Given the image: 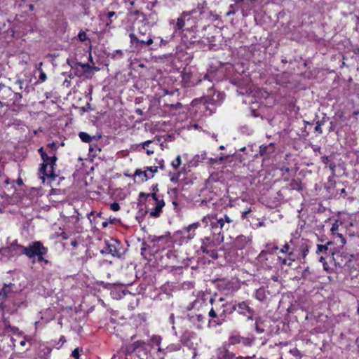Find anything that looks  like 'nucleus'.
<instances>
[{
	"instance_id": "55",
	"label": "nucleus",
	"mask_w": 359,
	"mask_h": 359,
	"mask_svg": "<svg viewBox=\"0 0 359 359\" xmlns=\"http://www.w3.org/2000/svg\"><path fill=\"white\" fill-rule=\"evenodd\" d=\"M22 95L21 93H15L14 94V97H13L14 105H15V102H20L22 100Z\"/></svg>"
},
{
	"instance_id": "54",
	"label": "nucleus",
	"mask_w": 359,
	"mask_h": 359,
	"mask_svg": "<svg viewBox=\"0 0 359 359\" xmlns=\"http://www.w3.org/2000/svg\"><path fill=\"white\" fill-rule=\"evenodd\" d=\"M110 209L112 211L116 212L121 209L120 205L117 202H114L110 204Z\"/></svg>"
},
{
	"instance_id": "37",
	"label": "nucleus",
	"mask_w": 359,
	"mask_h": 359,
	"mask_svg": "<svg viewBox=\"0 0 359 359\" xmlns=\"http://www.w3.org/2000/svg\"><path fill=\"white\" fill-rule=\"evenodd\" d=\"M255 330L257 334H262L264 332V321L262 319L261 317H257L255 318Z\"/></svg>"
},
{
	"instance_id": "12",
	"label": "nucleus",
	"mask_w": 359,
	"mask_h": 359,
	"mask_svg": "<svg viewBox=\"0 0 359 359\" xmlns=\"http://www.w3.org/2000/svg\"><path fill=\"white\" fill-rule=\"evenodd\" d=\"M210 303L212 305V307L208 313L209 317L212 318L209 320V324L213 323L215 325H221L222 323H219L221 320L220 312L223 309V304L215 303V299L213 297L210 298Z\"/></svg>"
},
{
	"instance_id": "5",
	"label": "nucleus",
	"mask_w": 359,
	"mask_h": 359,
	"mask_svg": "<svg viewBox=\"0 0 359 359\" xmlns=\"http://www.w3.org/2000/svg\"><path fill=\"white\" fill-rule=\"evenodd\" d=\"M210 15V11L206 6L205 1L199 3L197 8L188 12V16L185 17V29L190 30L196 27L197 19H203Z\"/></svg>"
},
{
	"instance_id": "35",
	"label": "nucleus",
	"mask_w": 359,
	"mask_h": 359,
	"mask_svg": "<svg viewBox=\"0 0 359 359\" xmlns=\"http://www.w3.org/2000/svg\"><path fill=\"white\" fill-rule=\"evenodd\" d=\"M151 25H136L134 26V29L137 30V36H146L147 34H150L149 31Z\"/></svg>"
},
{
	"instance_id": "56",
	"label": "nucleus",
	"mask_w": 359,
	"mask_h": 359,
	"mask_svg": "<svg viewBox=\"0 0 359 359\" xmlns=\"http://www.w3.org/2000/svg\"><path fill=\"white\" fill-rule=\"evenodd\" d=\"M251 212H252L251 208H248L246 210L242 211L241 212V219L244 220L245 219H246L248 214L250 213Z\"/></svg>"
},
{
	"instance_id": "3",
	"label": "nucleus",
	"mask_w": 359,
	"mask_h": 359,
	"mask_svg": "<svg viewBox=\"0 0 359 359\" xmlns=\"http://www.w3.org/2000/svg\"><path fill=\"white\" fill-rule=\"evenodd\" d=\"M205 322V317L201 313H189L187 317L180 320L181 332L183 334L189 333L191 330L202 328Z\"/></svg>"
},
{
	"instance_id": "27",
	"label": "nucleus",
	"mask_w": 359,
	"mask_h": 359,
	"mask_svg": "<svg viewBox=\"0 0 359 359\" xmlns=\"http://www.w3.org/2000/svg\"><path fill=\"white\" fill-rule=\"evenodd\" d=\"M109 8H107L106 11H104L102 12V13L100 15V19L105 22L106 27H111L112 22H113V18L117 17L116 12L114 11H108Z\"/></svg>"
},
{
	"instance_id": "26",
	"label": "nucleus",
	"mask_w": 359,
	"mask_h": 359,
	"mask_svg": "<svg viewBox=\"0 0 359 359\" xmlns=\"http://www.w3.org/2000/svg\"><path fill=\"white\" fill-rule=\"evenodd\" d=\"M51 352L52 348L48 346L44 343H41L39 345L36 354L40 359H49L50 358Z\"/></svg>"
},
{
	"instance_id": "52",
	"label": "nucleus",
	"mask_w": 359,
	"mask_h": 359,
	"mask_svg": "<svg viewBox=\"0 0 359 359\" xmlns=\"http://www.w3.org/2000/svg\"><path fill=\"white\" fill-rule=\"evenodd\" d=\"M290 353L292 355L296 356V357L302 358V354L301 353L300 351L298 348H294L292 349H290Z\"/></svg>"
},
{
	"instance_id": "38",
	"label": "nucleus",
	"mask_w": 359,
	"mask_h": 359,
	"mask_svg": "<svg viewBox=\"0 0 359 359\" xmlns=\"http://www.w3.org/2000/svg\"><path fill=\"white\" fill-rule=\"evenodd\" d=\"M43 164H46L47 166H49V168H54V166L56 164V161H57V157L56 156H48L46 155V158H42Z\"/></svg>"
},
{
	"instance_id": "41",
	"label": "nucleus",
	"mask_w": 359,
	"mask_h": 359,
	"mask_svg": "<svg viewBox=\"0 0 359 359\" xmlns=\"http://www.w3.org/2000/svg\"><path fill=\"white\" fill-rule=\"evenodd\" d=\"M153 142V140H147L142 143V148L146 150L148 155H151L154 153V148L150 147V144Z\"/></svg>"
},
{
	"instance_id": "29",
	"label": "nucleus",
	"mask_w": 359,
	"mask_h": 359,
	"mask_svg": "<svg viewBox=\"0 0 359 359\" xmlns=\"http://www.w3.org/2000/svg\"><path fill=\"white\" fill-rule=\"evenodd\" d=\"M179 355V359H196L198 353L196 348L187 347L186 348L181 349V352Z\"/></svg>"
},
{
	"instance_id": "60",
	"label": "nucleus",
	"mask_w": 359,
	"mask_h": 359,
	"mask_svg": "<svg viewBox=\"0 0 359 359\" xmlns=\"http://www.w3.org/2000/svg\"><path fill=\"white\" fill-rule=\"evenodd\" d=\"M167 105H170V107L175 108V109L181 108L182 107V104L179 102H177L176 104H168Z\"/></svg>"
},
{
	"instance_id": "39",
	"label": "nucleus",
	"mask_w": 359,
	"mask_h": 359,
	"mask_svg": "<svg viewBox=\"0 0 359 359\" xmlns=\"http://www.w3.org/2000/svg\"><path fill=\"white\" fill-rule=\"evenodd\" d=\"M166 257L170 261V264H173L177 262V255L176 250H168L165 253Z\"/></svg>"
},
{
	"instance_id": "48",
	"label": "nucleus",
	"mask_w": 359,
	"mask_h": 359,
	"mask_svg": "<svg viewBox=\"0 0 359 359\" xmlns=\"http://www.w3.org/2000/svg\"><path fill=\"white\" fill-rule=\"evenodd\" d=\"M17 337L19 338H22V339L19 342L20 345L21 346H25L26 345L27 342L29 341L32 339L31 337L27 336V335H24L23 334L22 336H17Z\"/></svg>"
},
{
	"instance_id": "19",
	"label": "nucleus",
	"mask_w": 359,
	"mask_h": 359,
	"mask_svg": "<svg viewBox=\"0 0 359 359\" xmlns=\"http://www.w3.org/2000/svg\"><path fill=\"white\" fill-rule=\"evenodd\" d=\"M230 348L231 347L224 343L216 351L217 359H238L236 356V354L230 351Z\"/></svg>"
},
{
	"instance_id": "50",
	"label": "nucleus",
	"mask_w": 359,
	"mask_h": 359,
	"mask_svg": "<svg viewBox=\"0 0 359 359\" xmlns=\"http://www.w3.org/2000/svg\"><path fill=\"white\" fill-rule=\"evenodd\" d=\"M323 124V122L322 121H318L316 122V126L314 128V130L316 133H317L318 134H322L323 133V130H322V125Z\"/></svg>"
},
{
	"instance_id": "17",
	"label": "nucleus",
	"mask_w": 359,
	"mask_h": 359,
	"mask_svg": "<svg viewBox=\"0 0 359 359\" xmlns=\"http://www.w3.org/2000/svg\"><path fill=\"white\" fill-rule=\"evenodd\" d=\"M153 242L156 243V247L158 250H164L166 248H173L174 241L170 236V233L168 235L158 236L152 240Z\"/></svg>"
},
{
	"instance_id": "23",
	"label": "nucleus",
	"mask_w": 359,
	"mask_h": 359,
	"mask_svg": "<svg viewBox=\"0 0 359 359\" xmlns=\"http://www.w3.org/2000/svg\"><path fill=\"white\" fill-rule=\"evenodd\" d=\"M276 151V144L270 143L267 145H261L259 147V155L264 157V159L269 158Z\"/></svg>"
},
{
	"instance_id": "51",
	"label": "nucleus",
	"mask_w": 359,
	"mask_h": 359,
	"mask_svg": "<svg viewBox=\"0 0 359 359\" xmlns=\"http://www.w3.org/2000/svg\"><path fill=\"white\" fill-rule=\"evenodd\" d=\"M81 351H82V348L79 349V348H76L74 350L72 351L71 357H72L74 359H80Z\"/></svg>"
},
{
	"instance_id": "20",
	"label": "nucleus",
	"mask_w": 359,
	"mask_h": 359,
	"mask_svg": "<svg viewBox=\"0 0 359 359\" xmlns=\"http://www.w3.org/2000/svg\"><path fill=\"white\" fill-rule=\"evenodd\" d=\"M188 16V12L184 11L180 17H179L177 20V22L175 20H172L170 22V26H172V29L173 30L172 36L175 34L177 33V32H182L185 29V17Z\"/></svg>"
},
{
	"instance_id": "4",
	"label": "nucleus",
	"mask_w": 359,
	"mask_h": 359,
	"mask_svg": "<svg viewBox=\"0 0 359 359\" xmlns=\"http://www.w3.org/2000/svg\"><path fill=\"white\" fill-rule=\"evenodd\" d=\"M48 252V248L44 246L41 241L31 242L24 249V255L28 258L33 259L37 257V260L39 263L43 262L46 264L49 263V261L45 258Z\"/></svg>"
},
{
	"instance_id": "7",
	"label": "nucleus",
	"mask_w": 359,
	"mask_h": 359,
	"mask_svg": "<svg viewBox=\"0 0 359 359\" xmlns=\"http://www.w3.org/2000/svg\"><path fill=\"white\" fill-rule=\"evenodd\" d=\"M140 198L142 197H149L151 196L153 201H154L155 207L151 209L150 212V216L152 217H158L162 213L163 208L165 206V201L163 198V196L158 195L156 192H153L151 194H145L144 192H140L139 194Z\"/></svg>"
},
{
	"instance_id": "59",
	"label": "nucleus",
	"mask_w": 359,
	"mask_h": 359,
	"mask_svg": "<svg viewBox=\"0 0 359 359\" xmlns=\"http://www.w3.org/2000/svg\"><path fill=\"white\" fill-rule=\"evenodd\" d=\"M158 168H160L162 170H165V165L164 161L162 159L158 162V165L157 166Z\"/></svg>"
},
{
	"instance_id": "15",
	"label": "nucleus",
	"mask_w": 359,
	"mask_h": 359,
	"mask_svg": "<svg viewBox=\"0 0 359 359\" xmlns=\"http://www.w3.org/2000/svg\"><path fill=\"white\" fill-rule=\"evenodd\" d=\"M332 245V242H327L325 245H318L316 253L320 256L319 261L323 264V267L327 270L326 259L330 255L332 256V252L329 249L328 246Z\"/></svg>"
},
{
	"instance_id": "1",
	"label": "nucleus",
	"mask_w": 359,
	"mask_h": 359,
	"mask_svg": "<svg viewBox=\"0 0 359 359\" xmlns=\"http://www.w3.org/2000/svg\"><path fill=\"white\" fill-rule=\"evenodd\" d=\"M273 249L278 250L277 260L281 266L291 267L294 262L299 260V257L297 253L296 240L294 239H290L289 242H286L280 248L275 246Z\"/></svg>"
},
{
	"instance_id": "62",
	"label": "nucleus",
	"mask_w": 359,
	"mask_h": 359,
	"mask_svg": "<svg viewBox=\"0 0 359 359\" xmlns=\"http://www.w3.org/2000/svg\"><path fill=\"white\" fill-rule=\"evenodd\" d=\"M321 161L323 164L327 165L329 162V157L327 156H323L321 157Z\"/></svg>"
},
{
	"instance_id": "6",
	"label": "nucleus",
	"mask_w": 359,
	"mask_h": 359,
	"mask_svg": "<svg viewBox=\"0 0 359 359\" xmlns=\"http://www.w3.org/2000/svg\"><path fill=\"white\" fill-rule=\"evenodd\" d=\"M205 226H210V230L212 234V240L219 241L223 228L224 227V221L222 218L217 219L214 215H207L201 220Z\"/></svg>"
},
{
	"instance_id": "36",
	"label": "nucleus",
	"mask_w": 359,
	"mask_h": 359,
	"mask_svg": "<svg viewBox=\"0 0 359 359\" xmlns=\"http://www.w3.org/2000/svg\"><path fill=\"white\" fill-rule=\"evenodd\" d=\"M135 346H136V355L138 357H141L142 355H146L147 353V348H146V343L142 340H138L135 341Z\"/></svg>"
},
{
	"instance_id": "43",
	"label": "nucleus",
	"mask_w": 359,
	"mask_h": 359,
	"mask_svg": "<svg viewBox=\"0 0 359 359\" xmlns=\"http://www.w3.org/2000/svg\"><path fill=\"white\" fill-rule=\"evenodd\" d=\"M43 63L42 62H40L39 65V67L37 68V69L39 70V79H38V81L40 82V83H43L44 81H46L47 79V76H46V74L43 72V70L41 69V66H42Z\"/></svg>"
},
{
	"instance_id": "46",
	"label": "nucleus",
	"mask_w": 359,
	"mask_h": 359,
	"mask_svg": "<svg viewBox=\"0 0 359 359\" xmlns=\"http://www.w3.org/2000/svg\"><path fill=\"white\" fill-rule=\"evenodd\" d=\"M182 163L181 161V156L180 155H178L172 162H171V166L175 169L177 170L179 168Z\"/></svg>"
},
{
	"instance_id": "57",
	"label": "nucleus",
	"mask_w": 359,
	"mask_h": 359,
	"mask_svg": "<svg viewBox=\"0 0 359 359\" xmlns=\"http://www.w3.org/2000/svg\"><path fill=\"white\" fill-rule=\"evenodd\" d=\"M38 152L40 154L41 159L44 158H46L47 153L43 150V147H40L38 149Z\"/></svg>"
},
{
	"instance_id": "14",
	"label": "nucleus",
	"mask_w": 359,
	"mask_h": 359,
	"mask_svg": "<svg viewBox=\"0 0 359 359\" xmlns=\"http://www.w3.org/2000/svg\"><path fill=\"white\" fill-rule=\"evenodd\" d=\"M296 240V249L297 253L299 255V259L302 261V263L306 262V256L309 252L310 248V241L307 239L302 238L300 240Z\"/></svg>"
},
{
	"instance_id": "8",
	"label": "nucleus",
	"mask_w": 359,
	"mask_h": 359,
	"mask_svg": "<svg viewBox=\"0 0 359 359\" xmlns=\"http://www.w3.org/2000/svg\"><path fill=\"white\" fill-rule=\"evenodd\" d=\"M354 256L346 251L342 250L332 253V259L336 266L340 268H349Z\"/></svg>"
},
{
	"instance_id": "16",
	"label": "nucleus",
	"mask_w": 359,
	"mask_h": 359,
	"mask_svg": "<svg viewBox=\"0 0 359 359\" xmlns=\"http://www.w3.org/2000/svg\"><path fill=\"white\" fill-rule=\"evenodd\" d=\"M182 345L180 343L169 344L165 349L158 348L157 351V359H163L164 356H172L175 353H180Z\"/></svg>"
},
{
	"instance_id": "9",
	"label": "nucleus",
	"mask_w": 359,
	"mask_h": 359,
	"mask_svg": "<svg viewBox=\"0 0 359 359\" xmlns=\"http://www.w3.org/2000/svg\"><path fill=\"white\" fill-rule=\"evenodd\" d=\"M200 226L201 223L199 222H194L191 224H189L188 226L184 228L183 229L177 231L174 236L175 237L180 236L181 238L180 242L182 243L187 242L188 241L191 240L195 237V231Z\"/></svg>"
},
{
	"instance_id": "34",
	"label": "nucleus",
	"mask_w": 359,
	"mask_h": 359,
	"mask_svg": "<svg viewBox=\"0 0 359 359\" xmlns=\"http://www.w3.org/2000/svg\"><path fill=\"white\" fill-rule=\"evenodd\" d=\"M39 173L43 175L42 178L44 180L45 177H50L54 176V168H49L46 164H41L39 168Z\"/></svg>"
},
{
	"instance_id": "32",
	"label": "nucleus",
	"mask_w": 359,
	"mask_h": 359,
	"mask_svg": "<svg viewBox=\"0 0 359 359\" xmlns=\"http://www.w3.org/2000/svg\"><path fill=\"white\" fill-rule=\"evenodd\" d=\"M103 252L111 254L113 257H116L118 258L121 257V253L119 252V250L117 248L116 245L114 244L109 243V242H106V247L104 248Z\"/></svg>"
},
{
	"instance_id": "21",
	"label": "nucleus",
	"mask_w": 359,
	"mask_h": 359,
	"mask_svg": "<svg viewBox=\"0 0 359 359\" xmlns=\"http://www.w3.org/2000/svg\"><path fill=\"white\" fill-rule=\"evenodd\" d=\"M212 239L210 237L207 236L202 239V244L201 249L203 253L208 255L210 257L214 259L217 258V253L215 250H210L208 248L209 246L212 245Z\"/></svg>"
},
{
	"instance_id": "18",
	"label": "nucleus",
	"mask_w": 359,
	"mask_h": 359,
	"mask_svg": "<svg viewBox=\"0 0 359 359\" xmlns=\"http://www.w3.org/2000/svg\"><path fill=\"white\" fill-rule=\"evenodd\" d=\"M15 285L13 283L6 284L4 283L1 289L0 290V309L2 310L5 307V302L7 298L11 296L14 293Z\"/></svg>"
},
{
	"instance_id": "22",
	"label": "nucleus",
	"mask_w": 359,
	"mask_h": 359,
	"mask_svg": "<svg viewBox=\"0 0 359 359\" xmlns=\"http://www.w3.org/2000/svg\"><path fill=\"white\" fill-rule=\"evenodd\" d=\"M236 311V305L234 302L223 303V309L220 312V319L219 323H223L226 320L227 315L232 314Z\"/></svg>"
},
{
	"instance_id": "49",
	"label": "nucleus",
	"mask_w": 359,
	"mask_h": 359,
	"mask_svg": "<svg viewBox=\"0 0 359 359\" xmlns=\"http://www.w3.org/2000/svg\"><path fill=\"white\" fill-rule=\"evenodd\" d=\"M169 176L170 177V181L174 183H177L180 180V173L177 172H170Z\"/></svg>"
},
{
	"instance_id": "40",
	"label": "nucleus",
	"mask_w": 359,
	"mask_h": 359,
	"mask_svg": "<svg viewBox=\"0 0 359 359\" xmlns=\"http://www.w3.org/2000/svg\"><path fill=\"white\" fill-rule=\"evenodd\" d=\"M255 297L259 302H264L266 298L265 290L262 287L257 290L255 293Z\"/></svg>"
},
{
	"instance_id": "53",
	"label": "nucleus",
	"mask_w": 359,
	"mask_h": 359,
	"mask_svg": "<svg viewBox=\"0 0 359 359\" xmlns=\"http://www.w3.org/2000/svg\"><path fill=\"white\" fill-rule=\"evenodd\" d=\"M12 107H13V109L14 111H19L22 110V107H24V104H21L20 102H15V105H14V102H13Z\"/></svg>"
},
{
	"instance_id": "24",
	"label": "nucleus",
	"mask_w": 359,
	"mask_h": 359,
	"mask_svg": "<svg viewBox=\"0 0 359 359\" xmlns=\"http://www.w3.org/2000/svg\"><path fill=\"white\" fill-rule=\"evenodd\" d=\"M235 6L241 10L243 17L248 16L251 14L253 8V1H235Z\"/></svg>"
},
{
	"instance_id": "47",
	"label": "nucleus",
	"mask_w": 359,
	"mask_h": 359,
	"mask_svg": "<svg viewBox=\"0 0 359 359\" xmlns=\"http://www.w3.org/2000/svg\"><path fill=\"white\" fill-rule=\"evenodd\" d=\"M78 38L81 42L88 41V43H90V39L88 38L86 33L83 30H81L79 32Z\"/></svg>"
},
{
	"instance_id": "58",
	"label": "nucleus",
	"mask_w": 359,
	"mask_h": 359,
	"mask_svg": "<svg viewBox=\"0 0 359 359\" xmlns=\"http://www.w3.org/2000/svg\"><path fill=\"white\" fill-rule=\"evenodd\" d=\"M255 310L252 308V313H247V315L245 316L247 317V319L248 320H252L254 319V315H255Z\"/></svg>"
},
{
	"instance_id": "28",
	"label": "nucleus",
	"mask_w": 359,
	"mask_h": 359,
	"mask_svg": "<svg viewBox=\"0 0 359 359\" xmlns=\"http://www.w3.org/2000/svg\"><path fill=\"white\" fill-rule=\"evenodd\" d=\"M193 73L190 69H184L182 73V82L186 87H191L195 85L196 80L193 79Z\"/></svg>"
},
{
	"instance_id": "2",
	"label": "nucleus",
	"mask_w": 359,
	"mask_h": 359,
	"mask_svg": "<svg viewBox=\"0 0 359 359\" xmlns=\"http://www.w3.org/2000/svg\"><path fill=\"white\" fill-rule=\"evenodd\" d=\"M142 3L146 5L141 6L139 9L130 8V12L136 16L135 25H150L149 20H154L156 16V13L153 11V8L156 6L157 1H142Z\"/></svg>"
},
{
	"instance_id": "33",
	"label": "nucleus",
	"mask_w": 359,
	"mask_h": 359,
	"mask_svg": "<svg viewBox=\"0 0 359 359\" xmlns=\"http://www.w3.org/2000/svg\"><path fill=\"white\" fill-rule=\"evenodd\" d=\"M288 189L290 191H301L304 189V186L302 184V180L299 178H294L292 179L290 184H288Z\"/></svg>"
},
{
	"instance_id": "42",
	"label": "nucleus",
	"mask_w": 359,
	"mask_h": 359,
	"mask_svg": "<svg viewBox=\"0 0 359 359\" xmlns=\"http://www.w3.org/2000/svg\"><path fill=\"white\" fill-rule=\"evenodd\" d=\"M46 147L47 149H48V153L50 154V155H53V156H56V152H57V150L58 149V147L57 145V144L54 142H51V143H48L47 145H46Z\"/></svg>"
},
{
	"instance_id": "13",
	"label": "nucleus",
	"mask_w": 359,
	"mask_h": 359,
	"mask_svg": "<svg viewBox=\"0 0 359 359\" xmlns=\"http://www.w3.org/2000/svg\"><path fill=\"white\" fill-rule=\"evenodd\" d=\"M158 172V167L156 166H146L144 167V170H142L141 169H137L135 171L133 177L134 178L139 177L140 182H144L147 181L149 179L152 178L154 176V174Z\"/></svg>"
},
{
	"instance_id": "63",
	"label": "nucleus",
	"mask_w": 359,
	"mask_h": 359,
	"mask_svg": "<svg viewBox=\"0 0 359 359\" xmlns=\"http://www.w3.org/2000/svg\"><path fill=\"white\" fill-rule=\"evenodd\" d=\"M223 219L224 221V223L225 222H227V223L233 222V220L227 215H224V219Z\"/></svg>"
},
{
	"instance_id": "11",
	"label": "nucleus",
	"mask_w": 359,
	"mask_h": 359,
	"mask_svg": "<svg viewBox=\"0 0 359 359\" xmlns=\"http://www.w3.org/2000/svg\"><path fill=\"white\" fill-rule=\"evenodd\" d=\"M229 347L242 344L243 346L250 347L252 345L253 339L241 336L238 332H232L224 342Z\"/></svg>"
},
{
	"instance_id": "30",
	"label": "nucleus",
	"mask_w": 359,
	"mask_h": 359,
	"mask_svg": "<svg viewBox=\"0 0 359 359\" xmlns=\"http://www.w3.org/2000/svg\"><path fill=\"white\" fill-rule=\"evenodd\" d=\"M26 248V246H23L18 243L17 241H14L11 245L8 247V252L12 255H24V249Z\"/></svg>"
},
{
	"instance_id": "44",
	"label": "nucleus",
	"mask_w": 359,
	"mask_h": 359,
	"mask_svg": "<svg viewBox=\"0 0 359 359\" xmlns=\"http://www.w3.org/2000/svg\"><path fill=\"white\" fill-rule=\"evenodd\" d=\"M79 137L81 141L85 143H90L93 139V137L86 132H80L79 133Z\"/></svg>"
},
{
	"instance_id": "25",
	"label": "nucleus",
	"mask_w": 359,
	"mask_h": 359,
	"mask_svg": "<svg viewBox=\"0 0 359 359\" xmlns=\"http://www.w3.org/2000/svg\"><path fill=\"white\" fill-rule=\"evenodd\" d=\"M236 311L242 316H246L247 313H252V308L250 306L248 301L235 302Z\"/></svg>"
},
{
	"instance_id": "64",
	"label": "nucleus",
	"mask_w": 359,
	"mask_h": 359,
	"mask_svg": "<svg viewBox=\"0 0 359 359\" xmlns=\"http://www.w3.org/2000/svg\"><path fill=\"white\" fill-rule=\"evenodd\" d=\"M71 245L73 247V248H76L77 245H78V242L76 241V240L74 239L71 241Z\"/></svg>"
},
{
	"instance_id": "31",
	"label": "nucleus",
	"mask_w": 359,
	"mask_h": 359,
	"mask_svg": "<svg viewBox=\"0 0 359 359\" xmlns=\"http://www.w3.org/2000/svg\"><path fill=\"white\" fill-rule=\"evenodd\" d=\"M3 324L4 325V334H8L10 332L16 334L17 336H22V332L19 330V328L15 326H12L10 322L7 320H3Z\"/></svg>"
},
{
	"instance_id": "10",
	"label": "nucleus",
	"mask_w": 359,
	"mask_h": 359,
	"mask_svg": "<svg viewBox=\"0 0 359 359\" xmlns=\"http://www.w3.org/2000/svg\"><path fill=\"white\" fill-rule=\"evenodd\" d=\"M129 38L131 46L137 50L142 49L146 46H150L154 43L150 34L140 37L135 33L131 32L129 34Z\"/></svg>"
},
{
	"instance_id": "61",
	"label": "nucleus",
	"mask_w": 359,
	"mask_h": 359,
	"mask_svg": "<svg viewBox=\"0 0 359 359\" xmlns=\"http://www.w3.org/2000/svg\"><path fill=\"white\" fill-rule=\"evenodd\" d=\"M59 236L61 237L62 240H67L69 238L68 234L65 231L61 232Z\"/></svg>"
},
{
	"instance_id": "45",
	"label": "nucleus",
	"mask_w": 359,
	"mask_h": 359,
	"mask_svg": "<svg viewBox=\"0 0 359 359\" xmlns=\"http://www.w3.org/2000/svg\"><path fill=\"white\" fill-rule=\"evenodd\" d=\"M136 351L135 341L126 347V355H130L133 353L136 354Z\"/></svg>"
}]
</instances>
